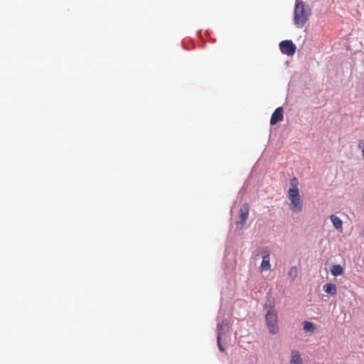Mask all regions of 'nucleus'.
Masks as SVG:
<instances>
[{"label":"nucleus","instance_id":"1","mask_svg":"<svg viewBox=\"0 0 364 364\" xmlns=\"http://www.w3.org/2000/svg\"><path fill=\"white\" fill-rule=\"evenodd\" d=\"M290 185L291 188L288 191L289 208L294 213H300L303 209V200L299 194L298 179L296 177L292 178L290 181Z\"/></svg>","mask_w":364,"mask_h":364},{"label":"nucleus","instance_id":"2","mask_svg":"<svg viewBox=\"0 0 364 364\" xmlns=\"http://www.w3.org/2000/svg\"><path fill=\"white\" fill-rule=\"evenodd\" d=\"M311 14L309 6L301 0H296L294 12V23L298 28H302Z\"/></svg>","mask_w":364,"mask_h":364},{"label":"nucleus","instance_id":"3","mask_svg":"<svg viewBox=\"0 0 364 364\" xmlns=\"http://www.w3.org/2000/svg\"><path fill=\"white\" fill-rule=\"evenodd\" d=\"M265 321L269 332L271 334H277L279 333L278 314L275 310L269 309L267 311L265 315Z\"/></svg>","mask_w":364,"mask_h":364},{"label":"nucleus","instance_id":"4","mask_svg":"<svg viewBox=\"0 0 364 364\" xmlns=\"http://www.w3.org/2000/svg\"><path fill=\"white\" fill-rule=\"evenodd\" d=\"M250 206L248 203H243L239 210V213L235 219V224L237 226H244L247 220L249 218Z\"/></svg>","mask_w":364,"mask_h":364},{"label":"nucleus","instance_id":"5","mask_svg":"<svg viewBox=\"0 0 364 364\" xmlns=\"http://www.w3.org/2000/svg\"><path fill=\"white\" fill-rule=\"evenodd\" d=\"M279 48L283 54L293 55L296 52V46L290 40H285L280 43Z\"/></svg>","mask_w":364,"mask_h":364},{"label":"nucleus","instance_id":"6","mask_svg":"<svg viewBox=\"0 0 364 364\" xmlns=\"http://www.w3.org/2000/svg\"><path fill=\"white\" fill-rule=\"evenodd\" d=\"M259 269L261 271H267L271 269L270 252L267 249L262 251V260Z\"/></svg>","mask_w":364,"mask_h":364},{"label":"nucleus","instance_id":"7","mask_svg":"<svg viewBox=\"0 0 364 364\" xmlns=\"http://www.w3.org/2000/svg\"><path fill=\"white\" fill-rule=\"evenodd\" d=\"M284 119L283 108L282 107H277L273 112L270 124L272 125L276 124L277 123L282 121Z\"/></svg>","mask_w":364,"mask_h":364},{"label":"nucleus","instance_id":"8","mask_svg":"<svg viewBox=\"0 0 364 364\" xmlns=\"http://www.w3.org/2000/svg\"><path fill=\"white\" fill-rule=\"evenodd\" d=\"M289 362L290 364H303V360L299 350H291Z\"/></svg>","mask_w":364,"mask_h":364},{"label":"nucleus","instance_id":"9","mask_svg":"<svg viewBox=\"0 0 364 364\" xmlns=\"http://www.w3.org/2000/svg\"><path fill=\"white\" fill-rule=\"evenodd\" d=\"M323 290L325 292L331 294V296H334L337 293V288L336 284L328 283L323 286Z\"/></svg>","mask_w":364,"mask_h":364},{"label":"nucleus","instance_id":"10","mask_svg":"<svg viewBox=\"0 0 364 364\" xmlns=\"http://www.w3.org/2000/svg\"><path fill=\"white\" fill-rule=\"evenodd\" d=\"M304 331L306 333L311 332L314 333L316 330V326L310 321H304L303 323Z\"/></svg>","mask_w":364,"mask_h":364},{"label":"nucleus","instance_id":"11","mask_svg":"<svg viewBox=\"0 0 364 364\" xmlns=\"http://www.w3.org/2000/svg\"><path fill=\"white\" fill-rule=\"evenodd\" d=\"M331 272L333 276L337 277L343 274V269L340 264H336L332 267Z\"/></svg>","mask_w":364,"mask_h":364},{"label":"nucleus","instance_id":"12","mask_svg":"<svg viewBox=\"0 0 364 364\" xmlns=\"http://www.w3.org/2000/svg\"><path fill=\"white\" fill-rule=\"evenodd\" d=\"M330 218L334 228H341L343 222L338 217L335 215H331Z\"/></svg>","mask_w":364,"mask_h":364},{"label":"nucleus","instance_id":"13","mask_svg":"<svg viewBox=\"0 0 364 364\" xmlns=\"http://www.w3.org/2000/svg\"><path fill=\"white\" fill-rule=\"evenodd\" d=\"M289 277L291 278V281H294L298 276V269L296 267H291L289 271Z\"/></svg>","mask_w":364,"mask_h":364},{"label":"nucleus","instance_id":"14","mask_svg":"<svg viewBox=\"0 0 364 364\" xmlns=\"http://www.w3.org/2000/svg\"><path fill=\"white\" fill-rule=\"evenodd\" d=\"M217 340H218V348L220 349V350L222 352L225 351V348L220 343V333L218 335Z\"/></svg>","mask_w":364,"mask_h":364},{"label":"nucleus","instance_id":"15","mask_svg":"<svg viewBox=\"0 0 364 364\" xmlns=\"http://www.w3.org/2000/svg\"><path fill=\"white\" fill-rule=\"evenodd\" d=\"M358 146L360 149H361L362 154H363V156L364 157V140L360 139L358 141Z\"/></svg>","mask_w":364,"mask_h":364},{"label":"nucleus","instance_id":"16","mask_svg":"<svg viewBox=\"0 0 364 364\" xmlns=\"http://www.w3.org/2000/svg\"><path fill=\"white\" fill-rule=\"evenodd\" d=\"M223 324L227 325V324H228V323H227V322L223 321L222 324H218V328L220 330H221Z\"/></svg>","mask_w":364,"mask_h":364},{"label":"nucleus","instance_id":"17","mask_svg":"<svg viewBox=\"0 0 364 364\" xmlns=\"http://www.w3.org/2000/svg\"><path fill=\"white\" fill-rule=\"evenodd\" d=\"M363 237H364V232H363Z\"/></svg>","mask_w":364,"mask_h":364}]
</instances>
